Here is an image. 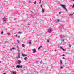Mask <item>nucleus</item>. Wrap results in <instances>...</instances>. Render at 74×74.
Here are the masks:
<instances>
[{
  "mask_svg": "<svg viewBox=\"0 0 74 74\" xmlns=\"http://www.w3.org/2000/svg\"><path fill=\"white\" fill-rule=\"evenodd\" d=\"M60 5L62 7L64 10H66V11H67V9L66 8V5H64L61 4Z\"/></svg>",
  "mask_w": 74,
  "mask_h": 74,
  "instance_id": "obj_1",
  "label": "nucleus"
},
{
  "mask_svg": "<svg viewBox=\"0 0 74 74\" xmlns=\"http://www.w3.org/2000/svg\"><path fill=\"white\" fill-rule=\"evenodd\" d=\"M17 49L18 50V52H20V51L19 50V47L17 46Z\"/></svg>",
  "mask_w": 74,
  "mask_h": 74,
  "instance_id": "obj_2",
  "label": "nucleus"
},
{
  "mask_svg": "<svg viewBox=\"0 0 74 74\" xmlns=\"http://www.w3.org/2000/svg\"><path fill=\"white\" fill-rule=\"evenodd\" d=\"M51 32H52V30H51V29H49L48 30V32L49 33H51Z\"/></svg>",
  "mask_w": 74,
  "mask_h": 74,
  "instance_id": "obj_3",
  "label": "nucleus"
},
{
  "mask_svg": "<svg viewBox=\"0 0 74 74\" xmlns=\"http://www.w3.org/2000/svg\"><path fill=\"white\" fill-rule=\"evenodd\" d=\"M60 37H61V38H64V37H65V36H63L62 35H61Z\"/></svg>",
  "mask_w": 74,
  "mask_h": 74,
  "instance_id": "obj_4",
  "label": "nucleus"
},
{
  "mask_svg": "<svg viewBox=\"0 0 74 74\" xmlns=\"http://www.w3.org/2000/svg\"><path fill=\"white\" fill-rule=\"evenodd\" d=\"M60 48H61L62 49V50H63L64 51H65L64 49L63 48V47H62L61 46L60 47Z\"/></svg>",
  "mask_w": 74,
  "mask_h": 74,
  "instance_id": "obj_5",
  "label": "nucleus"
},
{
  "mask_svg": "<svg viewBox=\"0 0 74 74\" xmlns=\"http://www.w3.org/2000/svg\"><path fill=\"white\" fill-rule=\"evenodd\" d=\"M33 51V53H35L37 52V51H36V49H34Z\"/></svg>",
  "mask_w": 74,
  "mask_h": 74,
  "instance_id": "obj_6",
  "label": "nucleus"
},
{
  "mask_svg": "<svg viewBox=\"0 0 74 74\" xmlns=\"http://www.w3.org/2000/svg\"><path fill=\"white\" fill-rule=\"evenodd\" d=\"M18 58H20V52H18Z\"/></svg>",
  "mask_w": 74,
  "mask_h": 74,
  "instance_id": "obj_7",
  "label": "nucleus"
},
{
  "mask_svg": "<svg viewBox=\"0 0 74 74\" xmlns=\"http://www.w3.org/2000/svg\"><path fill=\"white\" fill-rule=\"evenodd\" d=\"M15 49V47H13L10 50L11 51H12V49Z\"/></svg>",
  "mask_w": 74,
  "mask_h": 74,
  "instance_id": "obj_8",
  "label": "nucleus"
},
{
  "mask_svg": "<svg viewBox=\"0 0 74 74\" xmlns=\"http://www.w3.org/2000/svg\"><path fill=\"white\" fill-rule=\"evenodd\" d=\"M3 21H5V20H6V18L5 17L3 18Z\"/></svg>",
  "mask_w": 74,
  "mask_h": 74,
  "instance_id": "obj_9",
  "label": "nucleus"
},
{
  "mask_svg": "<svg viewBox=\"0 0 74 74\" xmlns=\"http://www.w3.org/2000/svg\"><path fill=\"white\" fill-rule=\"evenodd\" d=\"M16 68H20V66L19 65H18L16 66Z\"/></svg>",
  "mask_w": 74,
  "mask_h": 74,
  "instance_id": "obj_10",
  "label": "nucleus"
},
{
  "mask_svg": "<svg viewBox=\"0 0 74 74\" xmlns=\"http://www.w3.org/2000/svg\"><path fill=\"white\" fill-rule=\"evenodd\" d=\"M59 22V20H57V21L56 22V23H58Z\"/></svg>",
  "mask_w": 74,
  "mask_h": 74,
  "instance_id": "obj_11",
  "label": "nucleus"
},
{
  "mask_svg": "<svg viewBox=\"0 0 74 74\" xmlns=\"http://www.w3.org/2000/svg\"><path fill=\"white\" fill-rule=\"evenodd\" d=\"M42 12H44V9L42 8Z\"/></svg>",
  "mask_w": 74,
  "mask_h": 74,
  "instance_id": "obj_12",
  "label": "nucleus"
},
{
  "mask_svg": "<svg viewBox=\"0 0 74 74\" xmlns=\"http://www.w3.org/2000/svg\"><path fill=\"white\" fill-rule=\"evenodd\" d=\"M22 55L23 56H27V55H26V54H22Z\"/></svg>",
  "mask_w": 74,
  "mask_h": 74,
  "instance_id": "obj_13",
  "label": "nucleus"
},
{
  "mask_svg": "<svg viewBox=\"0 0 74 74\" xmlns=\"http://www.w3.org/2000/svg\"><path fill=\"white\" fill-rule=\"evenodd\" d=\"M18 63H21V61L19 60H18Z\"/></svg>",
  "mask_w": 74,
  "mask_h": 74,
  "instance_id": "obj_14",
  "label": "nucleus"
},
{
  "mask_svg": "<svg viewBox=\"0 0 74 74\" xmlns=\"http://www.w3.org/2000/svg\"><path fill=\"white\" fill-rule=\"evenodd\" d=\"M41 47H42V46H40V47H39V48H38V49H40V48H41Z\"/></svg>",
  "mask_w": 74,
  "mask_h": 74,
  "instance_id": "obj_15",
  "label": "nucleus"
},
{
  "mask_svg": "<svg viewBox=\"0 0 74 74\" xmlns=\"http://www.w3.org/2000/svg\"><path fill=\"white\" fill-rule=\"evenodd\" d=\"M17 41L18 43V44H19V42H20L19 40H17Z\"/></svg>",
  "mask_w": 74,
  "mask_h": 74,
  "instance_id": "obj_16",
  "label": "nucleus"
},
{
  "mask_svg": "<svg viewBox=\"0 0 74 74\" xmlns=\"http://www.w3.org/2000/svg\"><path fill=\"white\" fill-rule=\"evenodd\" d=\"M74 8V4L73 5V6L72 7V8Z\"/></svg>",
  "mask_w": 74,
  "mask_h": 74,
  "instance_id": "obj_17",
  "label": "nucleus"
},
{
  "mask_svg": "<svg viewBox=\"0 0 74 74\" xmlns=\"http://www.w3.org/2000/svg\"><path fill=\"white\" fill-rule=\"evenodd\" d=\"M60 63L61 64H63V63H62V60H60Z\"/></svg>",
  "mask_w": 74,
  "mask_h": 74,
  "instance_id": "obj_18",
  "label": "nucleus"
},
{
  "mask_svg": "<svg viewBox=\"0 0 74 74\" xmlns=\"http://www.w3.org/2000/svg\"><path fill=\"white\" fill-rule=\"evenodd\" d=\"M22 46L23 47H25V45L23 44L22 45Z\"/></svg>",
  "mask_w": 74,
  "mask_h": 74,
  "instance_id": "obj_19",
  "label": "nucleus"
},
{
  "mask_svg": "<svg viewBox=\"0 0 74 74\" xmlns=\"http://www.w3.org/2000/svg\"><path fill=\"white\" fill-rule=\"evenodd\" d=\"M73 14H70V16H73Z\"/></svg>",
  "mask_w": 74,
  "mask_h": 74,
  "instance_id": "obj_20",
  "label": "nucleus"
},
{
  "mask_svg": "<svg viewBox=\"0 0 74 74\" xmlns=\"http://www.w3.org/2000/svg\"><path fill=\"white\" fill-rule=\"evenodd\" d=\"M24 59L25 60H26L27 59V57H25Z\"/></svg>",
  "mask_w": 74,
  "mask_h": 74,
  "instance_id": "obj_21",
  "label": "nucleus"
},
{
  "mask_svg": "<svg viewBox=\"0 0 74 74\" xmlns=\"http://www.w3.org/2000/svg\"><path fill=\"white\" fill-rule=\"evenodd\" d=\"M63 67L62 66H61L60 67V69H63Z\"/></svg>",
  "mask_w": 74,
  "mask_h": 74,
  "instance_id": "obj_22",
  "label": "nucleus"
},
{
  "mask_svg": "<svg viewBox=\"0 0 74 74\" xmlns=\"http://www.w3.org/2000/svg\"><path fill=\"white\" fill-rule=\"evenodd\" d=\"M37 3V2H36V1H35L34 2V4H36Z\"/></svg>",
  "mask_w": 74,
  "mask_h": 74,
  "instance_id": "obj_23",
  "label": "nucleus"
},
{
  "mask_svg": "<svg viewBox=\"0 0 74 74\" xmlns=\"http://www.w3.org/2000/svg\"><path fill=\"white\" fill-rule=\"evenodd\" d=\"M29 44H32V43L31 41H29Z\"/></svg>",
  "mask_w": 74,
  "mask_h": 74,
  "instance_id": "obj_24",
  "label": "nucleus"
},
{
  "mask_svg": "<svg viewBox=\"0 0 74 74\" xmlns=\"http://www.w3.org/2000/svg\"><path fill=\"white\" fill-rule=\"evenodd\" d=\"M62 41H63V42H64V39H63L62 40Z\"/></svg>",
  "mask_w": 74,
  "mask_h": 74,
  "instance_id": "obj_25",
  "label": "nucleus"
},
{
  "mask_svg": "<svg viewBox=\"0 0 74 74\" xmlns=\"http://www.w3.org/2000/svg\"><path fill=\"white\" fill-rule=\"evenodd\" d=\"M69 48H70L71 47V45H70V44H69Z\"/></svg>",
  "mask_w": 74,
  "mask_h": 74,
  "instance_id": "obj_26",
  "label": "nucleus"
},
{
  "mask_svg": "<svg viewBox=\"0 0 74 74\" xmlns=\"http://www.w3.org/2000/svg\"><path fill=\"white\" fill-rule=\"evenodd\" d=\"M29 3H31V1L29 0Z\"/></svg>",
  "mask_w": 74,
  "mask_h": 74,
  "instance_id": "obj_27",
  "label": "nucleus"
},
{
  "mask_svg": "<svg viewBox=\"0 0 74 74\" xmlns=\"http://www.w3.org/2000/svg\"><path fill=\"white\" fill-rule=\"evenodd\" d=\"M18 33H19V34H21L22 33V32H18Z\"/></svg>",
  "mask_w": 74,
  "mask_h": 74,
  "instance_id": "obj_28",
  "label": "nucleus"
},
{
  "mask_svg": "<svg viewBox=\"0 0 74 74\" xmlns=\"http://www.w3.org/2000/svg\"><path fill=\"white\" fill-rule=\"evenodd\" d=\"M3 33L4 32H3V31H2L1 32V34H3Z\"/></svg>",
  "mask_w": 74,
  "mask_h": 74,
  "instance_id": "obj_29",
  "label": "nucleus"
},
{
  "mask_svg": "<svg viewBox=\"0 0 74 74\" xmlns=\"http://www.w3.org/2000/svg\"><path fill=\"white\" fill-rule=\"evenodd\" d=\"M22 68V66H20V68Z\"/></svg>",
  "mask_w": 74,
  "mask_h": 74,
  "instance_id": "obj_30",
  "label": "nucleus"
},
{
  "mask_svg": "<svg viewBox=\"0 0 74 74\" xmlns=\"http://www.w3.org/2000/svg\"><path fill=\"white\" fill-rule=\"evenodd\" d=\"M12 73H13V74H16V73H15L14 72H13Z\"/></svg>",
  "mask_w": 74,
  "mask_h": 74,
  "instance_id": "obj_31",
  "label": "nucleus"
},
{
  "mask_svg": "<svg viewBox=\"0 0 74 74\" xmlns=\"http://www.w3.org/2000/svg\"><path fill=\"white\" fill-rule=\"evenodd\" d=\"M7 34H8V35H10V34L9 33H7Z\"/></svg>",
  "mask_w": 74,
  "mask_h": 74,
  "instance_id": "obj_32",
  "label": "nucleus"
},
{
  "mask_svg": "<svg viewBox=\"0 0 74 74\" xmlns=\"http://www.w3.org/2000/svg\"><path fill=\"white\" fill-rule=\"evenodd\" d=\"M47 42H49V40H47Z\"/></svg>",
  "mask_w": 74,
  "mask_h": 74,
  "instance_id": "obj_33",
  "label": "nucleus"
},
{
  "mask_svg": "<svg viewBox=\"0 0 74 74\" xmlns=\"http://www.w3.org/2000/svg\"><path fill=\"white\" fill-rule=\"evenodd\" d=\"M65 56V55H64V54H63V55H62V56Z\"/></svg>",
  "mask_w": 74,
  "mask_h": 74,
  "instance_id": "obj_34",
  "label": "nucleus"
},
{
  "mask_svg": "<svg viewBox=\"0 0 74 74\" xmlns=\"http://www.w3.org/2000/svg\"><path fill=\"white\" fill-rule=\"evenodd\" d=\"M39 4H41V0H40V1L39 2Z\"/></svg>",
  "mask_w": 74,
  "mask_h": 74,
  "instance_id": "obj_35",
  "label": "nucleus"
},
{
  "mask_svg": "<svg viewBox=\"0 0 74 74\" xmlns=\"http://www.w3.org/2000/svg\"><path fill=\"white\" fill-rule=\"evenodd\" d=\"M16 37H18V35H16Z\"/></svg>",
  "mask_w": 74,
  "mask_h": 74,
  "instance_id": "obj_36",
  "label": "nucleus"
},
{
  "mask_svg": "<svg viewBox=\"0 0 74 74\" xmlns=\"http://www.w3.org/2000/svg\"><path fill=\"white\" fill-rule=\"evenodd\" d=\"M62 59H65V58L64 57H63L62 58Z\"/></svg>",
  "mask_w": 74,
  "mask_h": 74,
  "instance_id": "obj_37",
  "label": "nucleus"
},
{
  "mask_svg": "<svg viewBox=\"0 0 74 74\" xmlns=\"http://www.w3.org/2000/svg\"><path fill=\"white\" fill-rule=\"evenodd\" d=\"M61 13V12H59V14H60Z\"/></svg>",
  "mask_w": 74,
  "mask_h": 74,
  "instance_id": "obj_38",
  "label": "nucleus"
},
{
  "mask_svg": "<svg viewBox=\"0 0 74 74\" xmlns=\"http://www.w3.org/2000/svg\"><path fill=\"white\" fill-rule=\"evenodd\" d=\"M56 49H55L54 51L56 52Z\"/></svg>",
  "mask_w": 74,
  "mask_h": 74,
  "instance_id": "obj_39",
  "label": "nucleus"
},
{
  "mask_svg": "<svg viewBox=\"0 0 74 74\" xmlns=\"http://www.w3.org/2000/svg\"><path fill=\"white\" fill-rule=\"evenodd\" d=\"M40 7H41V8H42V5H41Z\"/></svg>",
  "mask_w": 74,
  "mask_h": 74,
  "instance_id": "obj_40",
  "label": "nucleus"
},
{
  "mask_svg": "<svg viewBox=\"0 0 74 74\" xmlns=\"http://www.w3.org/2000/svg\"><path fill=\"white\" fill-rule=\"evenodd\" d=\"M18 38H20V36H18Z\"/></svg>",
  "mask_w": 74,
  "mask_h": 74,
  "instance_id": "obj_41",
  "label": "nucleus"
},
{
  "mask_svg": "<svg viewBox=\"0 0 74 74\" xmlns=\"http://www.w3.org/2000/svg\"><path fill=\"white\" fill-rule=\"evenodd\" d=\"M35 63H38V62L36 61V62H35Z\"/></svg>",
  "mask_w": 74,
  "mask_h": 74,
  "instance_id": "obj_42",
  "label": "nucleus"
},
{
  "mask_svg": "<svg viewBox=\"0 0 74 74\" xmlns=\"http://www.w3.org/2000/svg\"><path fill=\"white\" fill-rule=\"evenodd\" d=\"M3 74H6V73H3Z\"/></svg>",
  "mask_w": 74,
  "mask_h": 74,
  "instance_id": "obj_43",
  "label": "nucleus"
},
{
  "mask_svg": "<svg viewBox=\"0 0 74 74\" xmlns=\"http://www.w3.org/2000/svg\"><path fill=\"white\" fill-rule=\"evenodd\" d=\"M28 25H30V24H28Z\"/></svg>",
  "mask_w": 74,
  "mask_h": 74,
  "instance_id": "obj_44",
  "label": "nucleus"
},
{
  "mask_svg": "<svg viewBox=\"0 0 74 74\" xmlns=\"http://www.w3.org/2000/svg\"><path fill=\"white\" fill-rule=\"evenodd\" d=\"M40 64H42V63L41 62H40Z\"/></svg>",
  "mask_w": 74,
  "mask_h": 74,
  "instance_id": "obj_45",
  "label": "nucleus"
},
{
  "mask_svg": "<svg viewBox=\"0 0 74 74\" xmlns=\"http://www.w3.org/2000/svg\"><path fill=\"white\" fill-rule=\"evenodd\" d=\"M0 63H1V61H0Z\"/></svg>",
  "mask_w": 74,
  "mask_h": 74,
  "instance_id": "obj_46",
  "label": "nucleus"
},
{
  "mask_svg": "<svg viewBox=\"0 0 74 74\" xmlns=\"http://www.w3.org/2000/svg\"><path fill=\"white\" fill-rule=\"evenodd\" d=\"M73 1H74V0H73Z\"/></svg>",
  "mask_w": 74,
  "mask_h": 74,
  "instance_id": "obj_47",
  "label": "nucleus"
},
{
  "mask_svg": "<svg viewBox=\"0 0 74 74\" xmlns=\"http://www.w3.org/2000/svg\"><path fill=\"white\" fill-rule=\"evenodd\" d=\"M31 14H33V13H32V12H31Z\"/></svg>",
  "mask_w": 74,
  "mask_h": 74,
  "instance_id": "obj_48",
  "label": "nucleus"
},
{
  "mask_svg": "<svg viewBox=\"0 0 74 74\" xmlns=\"http://www.w3.org/2000/svg\"><path fill=\"white\" fill-rule=\"evenodd\" d=\"M17 58H18V57H17Z\"/></svg>",
  "mask_w": 74,
  "mask_h": 74,
  "instance_id": "obj_49",
  "label": "nucleus"
}]
</instances>
